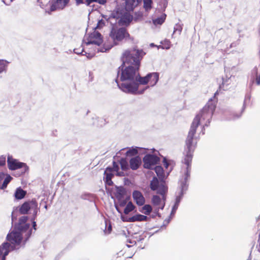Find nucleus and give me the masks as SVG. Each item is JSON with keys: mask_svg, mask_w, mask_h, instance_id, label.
Segmentation results:
<instances>
[{"mask_svg": "<svg viewBox=\"0 0 260 260\" xmlns=\"http://www.w3.org/2000/svg\"><path fill=\"white\" fill-rule=\"evenodd\" d=\"M4 248L3 247H0V258H2V260L5 259V256L8 254V252H5V254H3Z\"/></svg>", "mask_w": 260, "mask_h": 260, "instance_id": "30", "label": "nucleus"}, {"mask_svg": "<svg viewBox=\"0 0 260 260\" xmlns=\"http://www.w3.org/2000/svg\"><path fill=\"white\" fill-rule=\"evenodd\" d=\"M12 177L10 176L6 178L3 182V183L1 186L2 189H5L7 186L8 184L10 182Z\"/></svg>", "mask_w": 260, "mask_h": 260, "instance_id": "28", "label": "nucleus"}, {"mask_svg": "<svg viewBox=\"0 0 260 260\" xmlns=\"http://www.w3.org/2000/svg\"><path fill=\"white\" fill-rule=\"evenodd\" d=\"M107 225V222H106L105 226H106Z\"/></svg>", "mask_w": 260, "mask_h": 260, "instance_id": "48", "label": "nucleus"}, {"mask_svg": "<svg viewBox=\"0 0 260 260\" xmlns=\"http://www.w3.org/2000/svg\"><path fill=\"white\" fill-rule=\"evenodd\" d=\"M161 44L164 45V48L169 49L170 48L171 42L170 41L165 40Z\"/></svg>", "mask_w": 260, "mask_h": 260, "instance_id": "31", "label": "nucleus"}, {"mask_svg": "<svg viewBox=\"0 0 260 260\" xmlns=\"http://www.w3.org/2000/svg\"><path fill=\"white\" fill-rule=\"evenodd\" d=\"M70 0H56L52 2L50 10L54 11L57 10L63 9L69 3Z\"/></svg>", "mask_w": 260, "mask_h": 260, "instance_id": "13", "label": "nucleus"}, {"mask_svg": "<svg viewBox=\"0 0 260 260\" xmlns=\"http://www.w3.org/2000/svg\"><path fill=\"white\" fill-rule=\"evenodd\" d=\"M75 1H76V3L77 5H80L81 4L83 3V0H75Z\"/></svg>", "mask_w": 260, "mask_h": 260, "instance_id": "43", "label": "nucleus"}, {"mask_svg": "<svg viewBox=\"0 0 260 260\" xmlns=\"http://www.w3.org/2000/svg\"><path fill=\"white\" fill-rule=\"evenodd\" d=\"M164 165L165 166V167L167 168L169 166V163L166 161V159H164Z\"/></svg>", "mask_w": 260, "mask_h": 260, "instance_id": "42", "label": "nucleus"}, {"mask_svg": "<svg viewBox=\"0 0 260 260\" xmlns=\"http://www.w3.org/2000/svg\"><path fill=\"white\" fill-rule=\"evenodd\" d=\"M98 0H86L85 4L87 6H90V4L93 2H96Z\"/></svg>", "mask_w": 260, "mask_h": 260, "instance_id": "36", "label": "nucleus"}, {"mask_svg": "<svg viewBox=\"0 0 260 260\" xmlns=\"http://www.w3.org/2000/svg\"><path fill=\"white\" fill-rule=\"evenodd\" d=\"M152 210V207L150 205H145L142 207L141 212L146 215H149Z\"/></svg>", "mask_w": 260, "mask_h": 260, "instance_id": "24", "label": "nucleus"}, {"mask_svg": "<svg viewBox=\"0 0 260 260\" xmlns=\"http://www.w3.org/2000/svg\"><path fill=\"white\" fill-rule=\"evenodd\" d=\"M138 66H129L124 68L122 64L119 67L121 68V72L120 76L121 83H118L116 80L119 88L123 92L133 94H142L145 89L142 91L138 90L139 79L141 77Z\"/></svg>", "mask_w": 260, "mask_h": 260, "instance_id": "2", "label": "nucleus"}, {"mask_svg": "<svg viewBox=\"0 0 260 260\" xmlns=\"http://www.w3.org/2000/svg\"><path fill=\"white\" fill-rule=\"evenodd\" d=\"M112 231V226L110 224H109L107 230H105V234H110Z\"/></svg>", "mask_w": 260, "mask_h": 260, "instance_id": "35", "label": "nucleus"}, {"mask_svg": "<svg viewBox=\"0 0 260 260\" xmlns=\"http://www.w3.org/2000/svg\"><path fill=\"white\" fill-rule=\"evenodd\" d=\"M167 15L165 14H162L160 17L153 19V23L154 25H161L165 21Z\"/></svg>", "mask_w": 260, "mask_h": 260, "instance_id": "19", "label": "nucleus"}, {"mask_svg": "<svg viewBox=\"0 0 260 260\" xmlns=\"http://www.w3.org/2000/svg\"><path fill=\"white\" fill-rule=\"evenodd\" d=\"M3 179V174H0V182Z\"/></svg>", "mask_w": 260, "mask_h": 260, "instance_id": "45", "label": "nucleus"}, {"mask_svg": "<svg viewBox=\"0 0 260 260\" xmlns=\"http://www.w3.org/2000/svg\"><path fill=\"white\" fill-rule=\"evenodd\" d=\"M138 150L136 149H129L126 152V155L127 156H134L137 154Z\"/></svg>", "mask_w": 260, "mask_h": 260, "instance_id": "27", "label": "nucleus"}, {"mask_svg": "<svg viewBox=\"0 0 260 260\" xmlns=\"http://www.w3.org/2000/svg\"><path fill=\"white\" fill-rule=\"evenodd\" d=\"M126 204V201L123 200V201H121L120 202L119 205L120 206L122 207L124 206Z\"/></svg>", "mask_w": 260, "mask_h": 260, "instance_id": "40", "label": "nucleus"}, {"mask_svg": "<svg viewBox=\"0 0 260 260\" xmlns=\"http://www.w3.org/2000/svg\"><path fill=\"white\" fill-rule=\"evenodd\" d=\"M135 206L133 205V204L132 203V202H129L124 210V213L125 214H128L129 212H132V211H133L135 209Z\"/></svg>", "mask_w": 260, "mask_h": 260, "instance_id": "22", "label": "nucleus"}, {"mask_svg": "<svg viewBox=\"0 0 260 260\" xmlns=\"http://www.w3.org/2000/svg\"><path fill=\"white\" fill-rule=\"evenodd\" d=\"M147 217L145 215L138 214H136L132 217L129 218L128 221L129 222H135V221H146Z\"/></svg>", "mask_w": 260, "mask_h": 260, "instance_id": "17", "label": "nucleus"}, {"mask_svg": "<svg viewBox=\"0 0 260 260\" xmlns=\"http://www.w3.org/2000/svg\"><path fill=\"white\" fill-rule=\"evenodd\" d=\"M86 44H95L99 46L102 44L103 39L102 35L98 31H94L89 35L87 39Z\"/></svg>", "mask_w": 260, "mask_h": 260, "instance_id": "11", "label": "nucleus"}, {"mask_svg": "<svg viewBox=\"0 0 260 260\" xmlns=\"http://www.w3.org/2000/svg\"><path fill=\"white\" fill-rule=\"evenodd\" d=\"M38 207V203L36 199L25 202L20 207L19 212L22 214H27L30 209H36Z\"/></svg>", "mask_w": 260, "mask_h": 260, "instance_id": "10", "label": "nucleus"}, {"mask_svg": "<svg viewBox=\"0 0 260 260\" xmlns=\"http://www.w3.org/2000/svg\"><path fill=\"white\" fill-rule=\"evenodd\" d=\"M30 226V224L29 223H25L22 225H17V229L21 232H25L27 231L28 230Z\"/></svg>", "mask_w": 260, "mask_h": 260, "instance_id": "23", "label": "nucleus"}, {"mask_svg": "<svg viewBox=\"0 0 260 260\" xmlns=\"http://www.w3.org/2000/svg\"><path fill=\"white\" fill-rule=\"evenodd\" d=\"M159 158L153 154H147L143 158L144 167L146 169H152V167L158 164Z\"/></svg>", "mask_w": 260, "mask_h": 260, "instance_id": "9", "label": "nucleus"}, {"mask_svg": "<svg viewBox=\"0 0 260 260\" xmlns=\"http://www.w3.org/2000/svg\"><path fill=\"white\" fill-rule=\"evenodd\" d=\"M177 206H178V204L177 203H176V204L175 205V206H174V208L173 209H176L177 208Z\"/></svg>", "mask_w": 260, "mask_h": 260, "instance_id": "46", "label": "nucleus"}, {"mask_svg": "<svg viewBox=\"0 0 260 260\" xmlns=\"http://www.w3.org/2000/svg\"><path fill=\"white\" fill-rule=\"evenodd\" d=\"M115 17L120 18L119 23L126 26L129 24L133 19L129 12L121 11L119 7L116 8Z\"/></svg>", "mask_w": 260, "mask_h": 260, "instance_id": "7", "label": "nucleus"}, {"mask_svg": "<svg viewBox=\"0 0 260 260\" xmlns=\"http://www.w3.org/2000/svg\"><path fill=\"white\" fill-rule=\"evenodd\" d=\"M7 164L8 168L11 170L22 169V173H24L28 170V167L26 164L19 161L17 159L13 158L12 156L8 157Z\"/></svg>", "mask_w": 260, "mask_h": 260, "instance_id": "6", "label": "nucleus"}, {"mask_svg": "<svg viewBox=\"0 0 260 260\" xmlns=\"http://www.w3.org/2000/svg\"><path fill=\"white\" fill-rule=\"evenodd\" d=\"M26 192L23 190L21 188H18L16 189L15 193V197L18 200L23 199L26 195Z\"/></svg>", "mask_w": 260, "mask_h": 260, "instance_id": "18", "label": "nucleus"}, {"mask_svg": "<svg viewBox=\"0 0 260 260\" xmlns=\"http://www.w3.org/2000/svg\"><path fill=\"white\" fill-rule=\"evenodd\" d=\"M167 188L165 186L162 185L158 190L157 192L162 196V200L158 196H153L152 198V203L153 205L157 206L159 208L162 209L165 206V193Z\"/></svg>", "mask_w": 260, "mask_h": 260, "instance_id": "8", "label": "nucleus"}, {"mask_svg": "<svg viewBox=\"0 0 260 260\" xmlns=\"http://www.w3.org/2000/svg\"><path fill=\"white\" fill-rule=\"evenodd\" d=\"M74 51L75 53L79 54H82L84 52L83 49H82L81 51L79 50V49H74Z\"/></svg>", "mask_w": 260, "mask_h": 260, "instance_id": "37", "label": "nucleus"}, {"mask_svg": "<svg viewBox=\"0 0 260 260\" xmlns=\"http://www.w3.org/2000/svg\"><path fill=\"white\" fill-rule=\"evenodd\" d=\"M98 3L102 5H104L106 3V0H98Z\"/></svg>", "mask_w": 260, "mask_h": 260, "instance_id": "41", "label": "nucleus"}, {"mask_svg": "<svg viewBox=\"0 0 260 260\" xmlns=\"http://www.w3.org/2000/svg\"><path fill=\"white\" fill-rule=\"evenodd\" d=\"M154 170L159 179H162L164 177V171L163 168L161 166H156L154 168Z\"/></svg>", "mask_w": 260, "mask_h": 260, "instance_id": "20", "label": "nucleus"}, {"mask_svg": "<svg viewBox=\"0 0 260 260\" xmlns=\"http://www.w3.org/2000/svg\"><path fill=\"white\" fill-rule=\"evenodd\" d=\"M5 69V66L3 62L0 60V73Z\"/></svg>", "mask_w": 260, "mask_h": 260, "instance_id": "34", "label": "nucleus"}, {"mask_svg": "<svg viewBox=\"0 0 260 260\" xmlns=\"http://www.w3.org/2000/svg\"><path fill=\"white\" fill-rule=\"evenodd\" d=\"M158 181L156 178H154L150 183V188L153 190H155L158 188Z\"/></svg>", "mask_w": 260, "mask_h": 260, "instance_id": "25", "label": "nucleus"}, {"mask_svg": "<svg viewBox=\"0 0 260 260\" xmlns=\"http://www.w3.org/2000/svg\"><path fill=\"white\" fill-rule=\"evenodd\" d=\"M112 169V172L115 171V172H118L119 170V166L117 164V163L115 161H113V168Z\"/></svg>", "mask_w": 260, "mask_h": 260, "instance_id": "32", "label": "nucleus"}, {"mask_svg": "<svg viewBox=\"0 0 260 260\" xmlns=\"http://www.w3.org/2000/svg\"><path fill=\"white\" fill-rule=\"evenodd\" d=\"M28 218L27 216H22L19 218V222L18 225H22L25 223H27L26 222L27 221Z\"/></svg>", "mask_w": 260, "mask_h": 260, "instance_id": "29", "label": "nucleus"}, {"mask_svg": "<svg viewBox=\"0 0 260 260\" xmlns=\"http://www.w3.org/2000/svg\"><path fill=\"white\" fill-rule=\"evenodd\" d=\"M29 234L30 235L31 234V232L30 231H28Z\"/></svg>", "mask_w": 260, "mask_h": 260, "instance_id": "47", "label": "nucleus"}, {"mask_svg": "<svg viewBox=\"0 0 260 260\" xmlns=\"http://www.w3.org/2000/svg\"><path fill=\"white\" fill-rule=\"evenodd\" d=\"M153 2L152 0H143V7L147 12L149 11L152 9Z\"/></svg>", "mask_w": 260, "mask_h": 260, "instance_id": "21", "label": "nucleus"}, {"mask_svg": "<svg viewBox=\"0 0 260 260\" xmlns=\"http://www.w3.org/2000/svg\"><path fill=\"white\" fill-rule=\"evenodd\" d=\"M6 158L5 157H0V166H3L5 165Z\"/></svg>", "mask_w": 260, "mask_h": 260, "instance_id": "33", "label": "nucleus"}, {"mask_svg": "<svg viewBox=\"0 0 260 260\" xmlns=\"http://www.w3.org/2000/svg\"><path fill=\"white\" fill-rule=\"evenodd\" d=\"M133 198L137 205L139 206H143L145 203V199L143 195L139 191H134L133 192Z\"/></svg>", "mask_w": 260, "mask_h": 260, "instance_id": "14", "label": "nucleus"}, {"mask_svg": "<svg viewBox=\"0 0 260 260\" xmlns=\"http://www.w3.org/2000/svg\"><path fill=\"white\" fill-rule=\"evenodd\" d=\"M7 238L12 244L19 245L21 242L22 236L20 232L12 231L8 234Z\"/></svg>", "mask_w": 260, "mask_h": 260, "instance_id": "12", "label": "nucleus"}, {"mask_svg": "<svg viewBox=\"0 0 260 260\" xmlns=\"http://www.w3.org/2000/svg\"><path fill=\"white\" fill-rule=\"evenodd\" d=\"M220 88L221 86H219V90H217L214 93L213 98L208 101L200 113L197 115L191 123L185 141V147L184 152V158L183 162L187 166L186 178L190 176L193 153L197 146V140L194 137L196 133L197 128L201 122L204 123L203 127L207 126L209 124L216 107V104L218 101L216 96L218 94L219 90H220Z\"/></svg>", "mask_w": 260, "mask_h": 260, "instance_id": "1", "label": "nucleus"}, {"mask_svg": "<svg viewBox=\"0 0 260 260\" xmlns=\"http://www.w3.org/2000/svg\"><path fill=\"white\" fill-rule=\"evenodd\" d=\"M141 164V158L138 156L131 158L129 161L130 167L133 170H137Z\"/></svg>", "mask_w": 260, "mask_h": 260, "instance_id": "16", "label": "nucleus"}, {"mask_svg": "<svg viewBox=\"0 0 260 260\" xmlns=\"http://www.w3.org/2000/svg\"><path fill=\"white\" fill-rule=\"evenodd\" d=\"M105 183L106 184L111 186L113 185V182L112 181V178L114 176L113 174L112 173L111 168H107L105 171Z\"/></svg>", "mask_w": 260, "mask_h": 260, "instance_id": "15", "label": "nucleus"}, {"mask_svg": "<svg viewBox=\"0 0 260 260\" xmlns=\"http://www.w3.org/2000/svg\"><path fill=\"white\" fill-rule=\"evenodd\" d=\"M119 163H120L121 168L123 170L125 171L128 169V164L125 159L122 158L120 160Z\"/></svg>", "mask_w": 260, "mask_h": 260, "instance_id": "26", "label": "nucleus"}, {"mask_svg": "<svg viewBox=\"0 0 260 260\" xmlns=\"http://www.w3.org/2000/svg\"><path fill=\"white\" fill-rule=\"evenodd\" d=\"M255 81L257 85H260V75L256 76Z\"/></svg>", "mask_w": 260, "mask_h": 260, "instance_id": "39", "label": "nucleus"}, {"mask_svg": "<svg viewBox=\"0 0 260 260\" xmlns=\"http://www.w3.org/2000/svg\"><path fill=\"white\" fill-rule=\"evenodd\" d=\"M145 55V52L142 49L134 48L132 49L125 50L122 53L121 57L122 61V66H124L125 63H127L140 67L141 60Z\"/></svg>", "mask_w": 260, "mask_h": 260, "instance_id": "3", "label": "nucleus"}, {"mask_svg": "<svg viewBox=\"0 0 260 260\" xmlns=\"http://www.w3.org/2000/svg\"><path fill=\"white\" fill-rule=\"evenodd\" d=\"M114 44L117 45L124 39L129 38L130 35L124 27H113L109 34Z\"/></svg>", "mask_w": 260, "mask_h": 260, "instance_id": "4", "label": "nucleus"}, {"mask_svg": "<svg viewBox=\"0 0 260 260\" xmlns=\"http://www.w3.org/2000/svg\"><path fill=\"white\" fill-rule=\"evenodd\" d=\"M159 79V73H150L146 76L139 77V83L142 85L149 84L150 86H153L157 83Z\"/></svg>", "mask_w": 260, "mask_h": 260, "instance_id": "5", "label": "nucleus"}, {"mask_svg": "<svg viewBox=\"0 0 260 260\" xmlns=\"http://www.w3.org/2000/svg\"><path fill=\"white\" fill-rule=\"evenodd\" d=\"M13 0H3V2L7 5H10Z\"/></svg>", "mask_w": 260, "mask_h": 260, "instance_id": "38", "label": "nucleus"}, {"mask_svg": "<svg viewBox=\"0 0 260 260\" xmlns=\"http://www.w3.org/2000/svg\"><path fill=\"white\" fill-rule=\"evenodd\" d=\"M32 224L34 229L36 230V222L35 221H33Z\"/></svg>", "mask_w": 260, "mask_h": 260, "instance_id": "44", "label": "nucleus"}]
</instances>
